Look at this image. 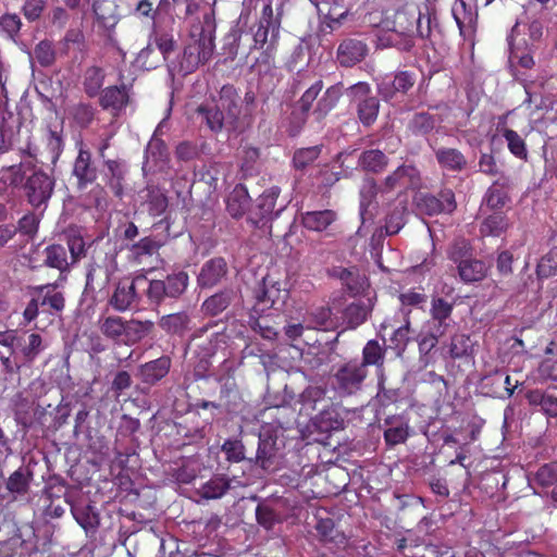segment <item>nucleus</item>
I'll list each match as a JSON object with an SVG mask.
<instances>
[{"label":"nucleus","instance_id":"nucleus-33","mask_svg":"<svg viewBox=\"0 0 557 557\" xmlns=\"http://www.w3.org/2000/svg\"><path fill=\"white\" fill-rule=\"evenodd\" d=\"M165 126V120L161 121L153 134V137L148 143L146 149V158L147 162L152 161L156 166L162 168L168 160V149L164 143L157 138L159 133H162L163 127Z\"/></svg>","mask_w":557,"mask_h":557},{"label":"nucleus","instance_id":"nucleus-63","mask_svg":"<svg viewBox=\"0 0 557 557\" xmlns=\"http://www.w3.org/2000/svg\"><path fill=\"white\" fill-rule=\"evenodd\" d=\"M410 339V329L409 323L399 326L396 329L389 338L391 345L389 347L397 351V355H401L407 347V344Z\"/></svg>","mask_w":557,"mask_h":557},{"label":"nucleus","instance_id":"nucleus-47","mask_svg":"<svg viewBox=\"0 0 557 557\" xmlns=\"http://www.w3.org/2000/svg\"><path fill=\"white\" fill-rule=\"evenodd\" d=\"M358 162L366 171L380 172L386 166L387 158L380 150H368L359 156Z\"/></svg>","mask_w":557,"mask_h":557},{"label":"nucleus","instance_id":"nucleus-62","mask_svg":"<svg viewBox=\"0 0 557 557\" xmlns=\"http://www.w3.org/2000/svg\"><path fill=\"white\" fill-rule=\"evenodd\" d=\"M320 154V148L318 146L302 148L295 152L293 163L296 169H305L312 162H314Z\"/></svg>","mask_w":557,"mask_h":557},{"label":"nucleus","instance_id":"nucleus-25","mask_svg":"<svg viewBox=\"0 0 557 557\" xmlns=\"http://www.w3.org/2000/svg\"><path fill=\"white\" fill-rule=\"evenodd\" d=\"M230 478L225 475H214L197 490V494L205 499H219L223 497L232 487Z\"/></svg>","mask_w":557,"mask_h":557},{"label":"nucleus","instance_id":"nucleus-28","mask_svg":"<svg viewBox=\"0 0 557 557\" xmlns=\"http://www.w3.org/2000/svg\"><path fill=\"white\" fill-rule=\"evenodd\" d=\"M73 174L78 180L81 187L91 183L96 178V169L91 165L90 152L79 149L74 162Z\"/></svg>","mask_w":557,"mask_h":557},{"label":"nucleus","instance_id":"nucleus-18","mask_svg":"<svg viewBox=\"0 0 557 557\" xmlns=\"http://www.w3.org/2000/svg\"><path fill=\"white\" fill-rule=\"evenodd\" d=\"M34 296L39 300L41 313L60 312L64 308L63 294L57 290V284H46L34 288Z\"/></svg>","mask_w":557,"mask_h":557},{"label":"nucleus","instance_id":"nucleus-15","mask_svg":"<svg viewBox=\"0 0 557 557\" xmlns=\"http://www.w3.org/2000/svg\"><path fill=\"white\" fill-rule=\"evenodd\" d=\"M453 304L443 298H433L431 301V319L425 327L435 330L437 334H446L451 326Z\"/></svg>","mask_w":557,"mask_h":557},{"label":"nucleus","instance_id":"nucleus-39","mask_svg":"<svg viewBox=\"0 0 557 557\" xmlns=\"http://www.w3.org/2000/svg\"><path fill=\"white\" fill-rule=\"evenodd\" d=\"M435 156L440 165L448 171H460L466 165L463 154L454 148H441Z\"/></svg>","mask_w":557,"mask_h":557},{"label":"nucleus","instance_id":"nucleus-20","mask_svg":"<svg viewBox=\"0 0 557 557\" xmlns=\"http://www.w3.org/2000/svg\"><path fill=\"white\" fill-rule=\"evenodd\" d=\"M364 42L358 39H345L337 49V60L343 66H352L367 55Z\"/></svg>","mask_w":557,"mask_h":557},{"label":"nucleus","instance_id":"nucleus-32","mask_svg":"<svg viewBox=\"0 0 557 557\" xmlns=\"http://www.w3.org/2000/svg\"><path fill=\"white\" fill-rule=\"evenodd\" d=\"M457 269L461 281L465 283L481 281L487 273V267L483 261L470 258L460 260Z\"/></svg>","mask_w":557,"mask_h":557},{"label":"nucleus","instance_id":"nucleus-46","mask_svg":"<svg viewBox=\"0 0 557 557\" xmlns=\"http://www.w3.org/2000/svg\"><path fill=\"white\" fill-rule=\"evenodd\" d=\"M127 101V94L125 87H108L103 90L100 98V103L104 109H122Z\"/></svg>","mask_w":557,"mask_h":557},{"label":"nucleus","instance_id":"nucleus-3","mask_svg":"<svg viewBox=\"0 0 557 557\" xmlns=\"http://www.w3.org/2000/svg\"><path fill=\"white\" fill-rule=\"evenodd\" d=\"M543 36V25L539 20H531L525 11L516 22L508 37L509 60L511 64H519L530 69L534 64L532 48Z\"/></svg>","mask_w":557,"mask_h":557},{"label":"nucleus","instance_id":"nucleus-34","mask_svg":"<svg viewBox=\"0 0 557 557\" xmlns=\"http://www.w3.org/2000/svg\"><path fill=\"white\" fill-rule=\"evenodd\" d=\"M527 399L531 406L540 407V410L547 417H557V397L543 392L533 389L528 392Z\"/></svg>","mask_w":557,"mask_h":557},{"label":"nucleus","instance_id":"nucleus-54","mask_svg":"<svg viewBox=\"0 0 557 557\" xmlns=\"http://www.w3.org/2000/svg\"><path fill=\"white\" fill-rule=\"evenodd\" d=\"M104 73L101 67L90 66L86 70L84 75V88L85 91L94 97L98 95L100 88L103 85Z\"/></svg>","mask_w":557,"mask_h":557},{"label":"nucleus","instance_id":"nucleus-56","mask_svg":"<svg viewBox=\"0 0 557 557\" xmlns=\"http://www.w3.org/2000/svg\"><path fill=\"white\" fill-rule=\"evenodd\" d=\"M148 211L153 216H159L168 208V198L163 191L158 188H149L147 193Z\"/></svg>","mask_w":557,"mask_h":557},{"label":"nucleus","instance_id":"nucleus-13","mask_svg":"<svg viewBox=\"0 0 557 557\" xmlns=\"http://www.w3.org/2000/svg\"><path fill=\"white\" fill-rule=\"evenodd\" d=\"M322 88L323 82L321 79H317L305 90L297 103L295 112L293 113V120L295 121H292L290 134H297L301 126L306 123L308 113Z\"/></svg>","mask_w":557,"mask_h":557},{"label":"nucleus","instance_id":"nucleus-45","mask_svg":"<svg viewBox=\"0 0 557 557\" xmlns=\"http://www.w3.org/2000/svg\"><path fill=\"white\" fill-rule=\"evenodd\" d=\"M385 348L375 339H370L362 349V361L359 364L382 367L384 363Z\"/></svg>","mask_w":557,"mask_h":557},{"label":"nucleus","instance_id":"nucleus-1","mask_svg":"<svg viewBox=\"0 0 557 557\" xmlns=\"http://www.w3.org/2000/svg\"><path fill=\"white\" fill-rule=\"evenodd\" d=\"M215 22L210 10L199 12L197 22H190V41L184 49L181 69L186 74L208 62L214 51Z\"/></svg>","mask_w":557,"mask_h":557},{"label":"nucleus","instance_id":"nucleus-49","mask_svg":"<svg viewBox=\"0 0 557 557\" xmlns=\"http://www.w3.org/2000/svg\"><path fill=\"white\" fill-rule=\"evenodd\" d=\"M64 148V140L62 136V129H48L46 135V149L49 154V160L52 164H55L59 160Z\"/></svg>","mask_w":557,"mask_h":557},{"label":"nucleus","instance_id":"nucleus-55","mask_svg":"<svg viewBox=\"0 0 557 557\" xmlns=\"http://www.w3.org/2000/svg\"><path fill=\"white\" fill-rule=\"evenodd\" d=\"M473 344L470 336L465 334H456L451 337L449 345V354L451 358L459 359L468 357L472 354Z\"/></svg>","mask_w":557,"mask_h":557},{"label":"nucleus","instance_id":"nucleus-16","mask_svg":"<svg viewBox=\"0 0 557 557\" xmlns=\"http://www.w3.org/2000/svg\"><path fill=\"white\" fill-rule=\"evenodd\" d=\"M410 431L409 419L404 414L389 416L384 420V440L388 446L405 443Z\"/></svg>","mask_w":557,"mask_h":557},{"label":"nucleus","instance_id":"nucleus-9","mask_svg":"<svg viewBox=\"0 0 557 557\" xmlns=\"http://www.w3.org/2000/svg\"><path fill=\"white\" fill-rule=\"evenodd\" d=\"M368 375L364 364L350 361L343 366L335 374V386L341 394L351 395L361 388Z\"/></svg>","mask_w":557,"mask_h":557},{"label":"nucleus","instance_id":"nucleus-14","mask_svg":"<svg viewBox=\"0 0 557 557\" xmlns=\"http://www.w3.org/2000/svg\"><path fill=\"white\" fill-rule=\"evenodd\" d=\"M414 74L408 71H404L395 75L384 76L377 84V87L382 97L388 100L399 92H407L414 85Z\"/></svg>","mask_w":557,"mask_h":557},{"label":"nucleus","instance_id":"nucleus-40","mask_svg":"<svg viewBox=\"0 0 557 557\" xmlns=\"http://www.w3.org/2000/svg\"><path fill=\"white\" fill-rule=\"evenodd\" d=\"M45 263L50 268H55L61 272L69 269L71 261L67 256V249L59 244L50 245L45 249Z\"/></svg>","mask_w":557,"mask_h":557},{"label":"nucleus","instance_id":"nucleus-5","mask_svg":"<svg viewBox=\"0 0 557 557\" xmlns=\"http://www.w3.org/2000/svg\"><path fill=\"white\" fill-rule=\"evenodd\" d=\"M281 18L274 16L271 3L262 9L258 28L253 34V48L263 50L267 61L273 59L280 39Z\"/></svg>","mask_w":557,"mask_h":557},{"label":"nucleus","instance_id":"nucleus-11","mask_svg":"<svg viewBox=\"0 0 557 557\" xmlns=\"http://www.w3.org/2000/svg\"><path fill=\"white\" fill-rule=\"evenodd\" d=\"M420 185L421 176L418 169L411 164H403L385 178L383 189L400 193L407 189H416Z\"/></svg>","mask_w":557,"mask_h":557},{"label":"nucleus","instance_id":"nucleus-44","mask_svg":"<svg viewBox=\"0 0 557 557\" xmlns=\"http://www.w3.org/2000/svg\"><path fill=\"white\" fill-rule=\"evenodd\" d=\"M307 329L330 330L335 326L332 319L331 309L327 307H319L312 310L306 318Z\"/></svg>","mask_w":557,"mask_h":557},{"label":"nucleus","instance_id":"nucleus-57","mask_svg":"<svg viewBox=\"0 0 557 557\" xmlns=\"http://www.w3.org/2000/svg\"><path fill=\"white\" fill-rule=\"evenodd\" d=\"M158 244L156 240L150 237H145L140 239L137 244L133 245L132 253L135 260L141 264L145 262V259L148 257H152L158 252Z\"/></svg>","mask_w":557,"mask_h":557},{"label":"nucleus","instance_id":"nucleus-60","mask_svg":"<svg viewBox=\"0 0 557 557\" xmlns=\"http://www.w3.org/2000/svg\"><path fill=\"white\" fill-rule=\"evenodd\" d=\"M330 275L338 278L351 292L358 289V274L354 269L334 267L329 271Z\"/></svg>","mask_w":557,"mask_h":557},{"label":"nucleus","instance_id":"nucleus-41","mask_svg":"<svg viewBox=\"0 0 557 557\" xmlns=\"http://www.w3.org/2000/svg\"><path fill=\"white\" fill-rule=\"evenodd\" d=\"M342 96V87L333 85L329 87L322 97L318 100L313 114L318 120L324 117L337 103Z\"/></svg>","mask_w":557,"mask_h":557},{"label":"nucleus","instance_id":"nucleus-35","mask_svg":"<svg viewBox=\"0 0 557 557\" xmlns=\"http://www.w3.org/2000/svg\"><path fill=\"white\" fill-rule=\"evenodd\" d=\"M153 322L150 320L139 321V320H125V331H124V339L123 344L125 345H134L140 342L144 337H146L153 330Z\"/></svg>","mask_w":557,"mask_h":557},{"label":"nucleus","instance_id":"nucleus-27","mask_svg":"<svg viewBox=\"0 0 557 557\" xmlns=\"http://www.w3.org/2000/svg\"><path fill=\"white\" fill-rule=\"evenodd\" d=\"M336 219L332 210L308 211L301 214V224L309 231L322 232Z\"/></svg>","mask_w":557,"mask_h":557},{"label":"nucleus","instance_id":"nucleus-36","mask_svg":"<svg viewBox=\"0 0 557 557\" xmlns=\"http://www.w3.org/2000/svg\"><path fill=\"white\" fill-rule=\"evenodd\" d=\"M32 474L23 468L15 470L7 480L5 488L12 495V499L16 500L27 494Z\"/></svg>","mask_w":557,"mask_h":557},{"label":"nucleus","instance_id":"nucleus-10","mask_svg":"<svg viewBox=\"0 0 557 557\" xmlns=\"http://www.w3.org/2000/svg\"><path fill=\"white\" fill-rule=\"evenodd\" d=\"M53 187L54 180L41 170L34 171L24 185L28 201L34 207L45 205L51 197Z\"/></svg>","mask_w":557,"mask_h":557},{"label":"nucleus","instance_id":"nucleus-59","mask_svg":"<svg viewBox=\"0 0 557 557\" xmlns=\"http://www.w3.org/2000/svg\"><path fill=\"white\" fill-rule=\"evenodd\" d=\"M444 334L435 333V330L429 329L424 326V330L421 332L419 336V351L422 356V359H426L428 355L432 351L433 348L438 343V338Z\"/></svg>","mask_w":557,"mask_h":557},{"label":"nucleus","instance_id":"nucleus-30","mask_svg":"<svg viewBox=\"0 0 557 557\" xmlns=\"http://www.w3.org/2000/svg\"><path fill=\"white\" fill-rule=\"evenodd\" d=\"M250 205V197L246 187L238 184L234 187L226 200V208L233 218H240L245 214Z\"/></svg>","mask_w":557,"mask_h":557},{"label":"nucleus","instance_id":"nucleus-37","mask_svg":"<svg viewBox=\"0 0 557 557\" xmlns=\"http://www.w3.org/2000/svg\"><path fill=\"white\" fill-rule=\"evenodd\" d=\"M71 512L86 533L95 532L99 525V516L91 505H73Z\"/></svg>","mask_w":557,"mask_h":557},{"label":"nucleus","instance_id":"nucleus-2","mask_svg":"<svg viewBox=\"0 0 557 557\" xmlns=\"http://www.w3.org/2000/svg\"><path fill=\"white\" fill-rule=\"evenodd\" d=\"M197 114L212 132L234 127L240 114V97L233 86L225 85L218 96L198 107Z\"/></svg>","mask_w":557,"mask_h":557},{"label":"nucleus","instance_id":"nucleus-53","mask_svg":"<svg viewBox=\"0 0 557 557\" xmlns=\"http://www.w3.org/2000/svg\"><path fill=\"white\" fill-rule=\"evenodd\" d=\"M232 292L225 290L209 297L202 305L206 313L216 315L225 310L231 304Z\"/></svg>","mask_w":557,"mask_h":557},{"label":"nucleus","instance_id":"nucleus-50","mask_svg":"<svg viewBox=\"0 0 557 557\" xmlns=\"http://www.w3.org/2000/svg\"><path fill=\"white\" fill-rule=\"evenodd\" d=\"M508 226L503 212L496 211L490 214L481 225V233L487 236H499Z\"/></svg>","mask_w":557,"mask_h":557},{"label":"nucleus","instance_id":"nucleus-26","mask_svg":"<svg viewBox=\"0 0 557 557\" xmlns=\"http://www.w3.org/2000/svg\"><path fill=\"white\" fill-rule=\"evenodd\" d=\"M497 136L503 138L507 145L508 150L518 159L525 160L528 157V149L525 141L521 135L516 131L507 127L504 124H498Z\"/></svg>","mask_w":557,"mask_h":557},{"label":"nucleus","instance_id":"nucleus-23","mask_svg":"<svg viewBox=\"0 0 557 557\" xmlns=\"http://www.w3.org/2000/svg\"><path fill=\"white\" fill-rule=\"evenodd\" d=\"M301 411L311 416L313 411H321L327 408L331 400L325 396V391L321 386H309L300 395Z\"/></svg>","mask_w":557,"mask_h":557},{"label":"nucleus","instance_id":"nucleus-51","mask_svg":"<svg viewBox=\"0 0 557 557\" xmlns=\"http://www.w3.org/2000/svg\"><path fill=\"white\" fill-rule=\"evenodd\" d=\"M314 419L322 431L338 430L343 424V420L339 418L332 403H330L327 408H323Z\"/></svg>","mask_w":557,"mask_h":557},{"label":"nucleus","instance_id":"nucleus-43","mask_svg":"<svg viewBox=\"0 0 557 557\" xmlns=\"http://www.w3.org/2000/svg\"><path fill=\"white\" fill-rule=\"evenodd\" d=\"M280 193L281 189L277 186H272L269 189L264 190L263 194L259 197L258 209L260 211V215L262 219H272L277 218L280 215V212L283 209L273 212Z\"/></svg>","mask_w":557,"mask_h":557},{"label":"nucleus","instance_id":"nucleus-4","mask_svg":"<svg viewBox=\"0 0 557 557\" xmlns=\"http://www.w3.org/2000/svg\"><path fill=\"white\" fill-rule=\"evenodd\" d=\"M188 286V275L180 271L166 276L165 280H148L145 275V284H140L141 290L152 305H161L165 298H178Z\"/></svg>","mask_w":557,"mask_h":557},{"label":"nucleus","instance_id":"nucleus-17","mask_svg":"<svg viewBox=\"0 0 557 557\" xmlns=\"http://www.w3.org/2000/svg\"><path fill=\"white\" fill-rule=\"evenodd\" d=\"M453 16L458 25L460 35L465 39H471L475 33L478 13L463 0H456L451 8Z\"/></svg>","mask_w":557,"mask_h":557},{"label":"nucleus","instance_id":"nucleus-19","mask_svg":"<svg viewBox=\"0 0 557 557\" xmlns=\"http://www.w3.org/2000/svg\"><path fill=\"white\" fill-rule=\"evenodd\" d=\"M317 8L319 16L323 18L330 28H335L346 17L348 10L337 0H310Z\"/></svg>","mask_w":557,"mask_h":557},{"label":"nucleus","instance_id":"nucleus-38","mask_svg":"<svg viewBox=\"0 0 557 557\" xmlns=\"http://www.w3.org/2000/svg\"><path fill=\"white\" fill-rule=\"evenodd\" d=\"M99 330L107 338L123 344L125 320L117 315L100 318Z\"/></svg>","mask_w":557,"mask_h":557},{"label":"nucleus","instance_id":"nucleus-58","mask_svg":"<svg viewBox=\"0 0 557 557\" xmlns=\"http://www.w3.org/2000/svg\"><path fill=\"white\" fill-rule=\"evenodd\" d=\"M533 481L539 485L546 487L557 482V461L541 466L534 473Z\"/></svg>","mask_w":557,"mask_h":557},{"label":"nucleus","instance_id":"nucleus-48","mask_svg":"<svg viewBox=\"0 0 557 557\" xmlns=\"http://www.w3.org/2000/svg\"><path fill=\"white\" fill-rule=\"evenodd\" d=\"M507 184L506 178H500L496 181L486 191L484 196V203L486 207L491 209L502 208L505 206L507 200V195L505 191V186Z\"/></svg>","mask_w":557,"mask_h":557},{"label":"nucleus","instance_id":"nucleus-52","mask_svg":"<svg viewBox=\"0 0 557 557\" xmlns=\"http://www.w3.org/2000/svg\"><path fill=\"white\" fill-rule=\"evenodd\" d=\"M264 288L262 290V296L259 297L261 301L271 302L272 306L284 302L287 298L286 288H282L281 284L277 282H272L269 278L263 280Z\"/></svg>","mask_w":557,"mask_h":557},{"label":"nucleus","instance_id":"nucleus-21","mask_svg":"<svg viewBox=\"0 0 557 557\" xmlns=\"http://www.w3.org/2000/svg\"><path fill=\"white\" fill-rule=\"evenodd\" d=\"M373 309L371 299L356 301L348 305L343 311V324L345 330H355L364 323Z\"/></svg>","mask_w":557,"mask_h":557},{"label":"nucleus","instance_id":"nucleus-31","mask_svg":"<svg viewBox=\"0 0 557 557\" xmlns=\"http://www.w3.org/2000/svg\"><path fill=\"white\" fill-rule=\"evenodd\" d=\"M189 322V315L182 311L162 315L158 325L169 335L182 336L188 330Z\"/></svg>","mask_w":557,"mask_h":557},{"label":"nucleus","instance_id":"nucleus-24","mask_svg":"<svg viewBox=\"0 0 557 557\" xmlns=\"http://www.w3.org/2000/svg\"><path fill=\"white\" fill-rule=\"evenodd\" d=\"M226 273V263L222 258L207 261L198 275V283L201 287H211L220 282Z\"/></svg>","mask_w":557,"mask_h":557},{"label":"nucleus","instance_id":"nucleus-7","mask_svg":"<svg viewBox=\"0 0 557 557\" xmlns=\"http://www.w3.org/2000/svg\"><path fill=\"white\" fill-rule=\"evenodd\" d=\"M281 444L277 435L272 434V428L263 426L259 434L256 463L263 470L276 467L281 457Z\"/></svg>","mask_w":557,"mask_h":557},{"label":"nucleus","instance_id":"nucleus-61","mask_svg":"<svg viewBox=\"0 0 557 557\" xmlns=\"http://www.w3.org/2000/svg\"><path fill=\"white\" fill-rule=\"evenodd\" d=\"M256 518L260 525L270 530L280 521V516L273 508L268 505L260 504L256 508Z\"/></svg>","mask_w":557,"mask_h":557},{"label":"nucleus","instance_id":"nucleus-6","mask_svg":"<svg viewBox=\"0 0 557 557\" xmlns=\"http://www.w3.org/2000/svg\"><path fill=\"white\" fill-rule=\"evenodd\" d=\"M140 284H145L144 274L120 280L109 299V304L120 312L137 306L140 301Z\"/></svg>","mask_w":557,"mask_h":557},{"label":"nucleus","instance_id":"nucleus-29","mask_svg":"<svg viewBox=\"0 0 557 557\" xmlns=\"http://www.w3.org/2000/svg\"><path fill=\"white\" fill-rule=\"evenodd\" d=\"M376 193L377 188L374 180H364L360 188V216L362 224L373 219V201Z\"/></svg>","mask_w":557,"mask_h":557},{"label":"nucleus","instance_id":"nucleus-12","mask_svg":"<svg viewBox=\"0 0 557 557\" xmlns=\"http://www.w3.org/2000/svg\"><path fill=\"white\" fill-rule=\"evenodd\" d=\"M351 91L358 101V115L364 125H371L377 116L380 103L379 100L370 95L368 84L359 83L352 86Z\"/></svg>","mask_w":557,"mask_h":557},{"label":"nucleus","instance_id":"nucleus-22","mask_svg":"<svg viewBox=\"0 0 557 557\" xmlns=\"http://www.w3.org/2000/svg\"><path fill=\"white\" fill-rule=\"evenodd\" d=\"M171 358L162 356L140 366L139 375L144 383L153 385L162 380L170 371Z\"/></svg>","mask_w":557,"mask_h":557},{"label":"nucleus","instance_id":"nucleus-42","mask_svg":"<svg viewBox=\"0 0 557 557\" xmlns=\"http://www.w3.org/2000/svg\"><path fill=\"white\" fill-rule=\"evenodd\" d=\"M24 180L22 165H12L0 170V194H8L10 190L21 186Z\"/></svg>","mask_w":557,"mask_h":557},{"label":"nucleus","instance_id":"nucleus-8","mask_svg":"<svg viewBox=\"0 0 557 557\" xmlns=\"http://www.w3.org/2000/svg\"><path fill=\"white\" fill-rule=\"evenodd\" d=\"M414 203L417 211L426 215L450 213L456 208L455 195L450 189L443 190L440 198L426 193H419L414 197Z\"/></svg>","mask_w":557,"mask_h":557},{"label":"nucleus","instance_id":"nucleus-64","mask_svg":"<svg viewBox=\"0 0 557 557\" xmlns=\"http://www.w3.org/2000/svg\"><path fill=\"white\" fill-rule=\"evenodd\" d=\"M222 451L230 462H240L245 459V447L239 440H226L222 445Z\"/></svg>","mask_w":557,"mask_h":557}]
</instances>
